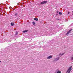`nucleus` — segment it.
Here are the masks:
<instances>
[{
    "mask_svg": "<svg viewBox=\"0 0 73 73\" xmlns=\"http://www.w3.org/2000/svg\"><path fill=\"white\" fill-rule=\"evenodd\" d=\"M1 62V61H0V63Z\"/></svg>",
    "mask_w": 73,
    "mask_h": 73,
    "instance_id": "nucleus-18",
    "label": "nucleus"
},
{
    "mask_svg": "<svg viewBox=\"0 0 73 73\" xmlns=\"http://www.w3.org/2000/svg\"><path fill=\"white\" fill-rule=\"evenodd\" d=\"M39 48H41V47H40Z\"/></svg>",
    "mask_w": 73,
    "mask_h": 73,
    "instance_id": "nucleus-19",
    "label": "nucleus"
},
{
    "mask_svg": "<svg viewBox=\"0 0 73 73\" xmlns=\"http://www.w3.org/2000/svg\"><path fill=\"white\" fill-rule=\"evenodd\" d=\"M72 29L70 30L68 32H67V33H66V35L67 36H68V34H69V33H70V32H71V31H72Z\"/></svg>",
    "mask_w": 73,
    "mask_h": 73,
    "instance_id": "nucleus-4",
    "label": "nucleus"
},
{
    "mask_svg": "<svg viewBox=\"0 0 73 73\" xmlns=\"http://www.w3.org/2000/svg\"><path fill=\"white\" fill-rule=\"evenodd\" d=\"M52 56L51 55V56H49L47 57V59H50L51 58H52Z\"/></svg>",
    "mask_w": 73,
    "mask_h": 73,
    "instance_id": "nucleus-6",
    "label": "nucleus"
},
{
    "mask_svg": "<svg viewBox=\"0 0 73 73\" xmlns=\"http://www.w3.org/2000/svg\"><path fill=\"white\" fill-rule=\"evenodd\" d=\"M2 43V42H0V44Z\"/></svg>",
    "mask_w": 73,
    "mask_h": 73,
    "instance_id": "nucleus-16",
    "label": "nucleus"
},
{
    "mask_svg": "<svg viewBox=\"0 0 73 73\" xmlns=\"http://www.w3.org/2000/svg\"><path fill=\"white\" fill-rule=\"evenodd\" d=\"M64 54H65L64 53H63L62 54H60L59 56H60V57H61V56H63V55H64Z\"/></svg>",
    "mask_w": 73,
    "mask_h": 73,
    "instance_id": "nucleus-7",
    "label": "nucleus"
},
{
    "mask_svg": "<svg viewBox=\"0 0 73 73\" xmlns=\"http://www.w3.org/2000/svg\"><path fill=\"white\" fill-rule=\"evenodd\" d=\"M57 13H58V11H57Z\"/></svg>",
    "mask_w": 73,
    "mask_h": 73,
    "instance_id": "nucleus-17",
    "label": "nucleus"
},
{
    "mask_svg": "<svg viewBox=\"0 0 73 73\" xmlns=\"http://www.w3.org/2000/svg\"><path fill=\"white\" fill-rule=\"evenodd\" d=\"M72 66H71L68 69V70H67L66 73H70V72L72 70Z\"/></svg>",
    "mask_w": 73,
    "mask_h": 73,
    "instance_id": "nucleus-1",
    "label": "nucleus"
},
{
    "mask_svg": "<svg viewBox=\"0 0 73 73\" xmlns=\"http://www.w3.org/2000/svg\"><path fill=\"white\" fill-rule=\"evenodd\" d=\"M17 34H18V33H17V31H16V33H15V35H17Z\"/></svg>",
    "mask_w": 73,
    "mask_h": 73,
    "instance_id": "nucleus-12",
    "label": "nucleus"
},
{
    "mask_svg": "<svg viewBox=\"0 0 73 73\" xmlns=\"http://www.w3.org/2000/svg\"><path fill=\"white\" fill-rule=\"evenodd\" d=\"M33 25H35V22H33Z\"/></svg>",
    "mask_w": 73,
    "mask_h": 73,
    "instance_id": "nucleus-14",
    "label": "nucleus"
},
{
    "mask_svg": "<svg viewBox=\"0 0 73 73\" xmlns=\"http://www.w3.org/2000/svg\"><path fill=\"white\" fill-rule=\"evenodd\" d=\"M59 15H62V13L61 12H59Z\"/></svg>",
    "mask_w": 73,
    "mask_h": 73,
    "instance_id": "nucleus-11",
    "label": "nucleus"
},
{
    "mask_svg": "<svg viewBox=\"0 0 73 73\" xmlns=\"http://www.w3.org/2000/svg\"><path fill=\"white\" fill-rule=\"evenodd\" d=\"M56 73H61V72L60 70H58V69H57L56 70Z\"/></svg>",
    "mask_w": 73,
    "mask_h": 73,
    "instance_id": "nucleus-5",
    "label": "nucleus"
},
{
    "mask_svg": "<svg viewBox=\"0 0 73 73\" xmlns=\"http://www.w3.org/2000/svg\"><path fill=\"white\" fill-rule=\"evenodd\" d=\"M15 16H17V13H15Z\"/></svg>",
    "mask_w": 73,
    "mask_h": 73,
    "instance_id": "nucleus-13",
    "label": "nucleus"
},
{
    "mask_svg": "<svg viewBox=\"0 0 73 73\" xmlns=\"http://www.w3.org/2000/svg\"><path fill=\"white\" fill-rule=\"evenodd\" d=\"M27 30H25L23 31V33H25V32H28Z\"/></svg>",
    "mask_w": 73,
    "mask_h": 73,
    "instance_id": "nucleus-9",
    "label": "nucleus"
},
{
    "mask_svg": "<svg viewBox=\"0 0 73 73\" xmlns=\"http://www.w3.org/2000/svg\"><path fill=\"white\" fill-rule=\"evenodd\" d=\"M34 20H36V21H38V19L37 18H34Z\"/></svg>",
    "mask_w": 73,
    "mask_h": 73,
    "instance_id": "nucleus-10",
    "label": "nucleus"
},
{
    "mask_svg": "<svg viewBox=\"0 0 73 73\" xmlns=\"http://www.w3.org/2000/svg\"><path fill=\"white\" fill-rule=\"evenodd\" d=\"M46 3H47V1H43L42 2H41L40 3V4H46Z\"/></svg>",
    "mask_w": 73,
    "mask_h": 73,
    "instance_id": "nucleus-3",
    "label": "nucleus"
},
{
    "mask_svg": "<svg viewBox=\"0 0 73 73\" xmlns=\"http://www.w3.org/2000/svg\"><path fill=\"white\" fill-rule=\"evenodd\" d=\"M69 13H70V12H68V15L69 14Z\"/></svg>",
    "mask_w": 73,
    "mask_h": 73,
    "instance_id": "nucleus-15",
    "label": "nucleus"
},
{
    "mask_svg": "<svg viewBox=\"0 0 73 73\" xmlns=\"http://www.w3.org/2000/svg\"><path fill=\"white\" fill-rule=\"evenodd\" d=\"M15 25V23H11V26H13Z\"/></svg>",
    "mask_w": 73,
    "mask_h": 73,
    "instance_id": "nucleus-8",
    "label": "nucleus"
},
{
    "mask_svg": "<svg viewBox=\"0 0 73 73\" xmlns=\"http://www.w3.org/2000/svg\"><path fill=\"white\" fill-rule=\"evenodd\" d=\"M59 59H60V57H58L57 58H55L54 60V61L55 62H56V61H58V60H59Z\"/></svg>",
    "mask_w": 73,
    "mask_h": 73,
    "instance_id": "nucleus-2",
    "label": "nucleus"
},
{
    "mask_svg": "<svg viewBox=\"0 0 73 73\" xmlns=\"http://www.w3.org/2000/svg\"><path fill=\"white\" fill-rule=\"evenodd\" d=\"M54 73H56V72H55Z\"/></svg>",
    "mask_w": 73,
    "mask_h": 73,
    "instance_id": "nucleus-20",
    "label": "nucleus"
}]
</instances>
